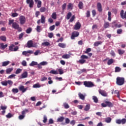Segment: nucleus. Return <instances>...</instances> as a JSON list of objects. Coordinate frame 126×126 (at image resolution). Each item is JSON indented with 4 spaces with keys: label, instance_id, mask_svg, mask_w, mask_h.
I'll list each match as a JSON object with an SVG mask.
<instances>
[{
    "label": "nucleus",
    "instance_id": "nucleus-1",
    "mask_svg": "<svg viewBox=\"0 0 126 126\" xmlns=\"http://www.w3.org/2000/svg\"><path fill=\"white\" fill-rule=\"evenodd\" d=\"M116 84L120 86L124 85L125 84V78L118 77L116 78Z\"/></svg>",
    "mask_w": 126,
    "mask_h": 126
},
{
    "label": "nucleus",
    "instance_id": "nucleus-2",
    "mask_svg": "<svg viewBox=\"0 0 126 126\" xmlns=\"http://www.w3.org/2000/svg\"><path fill=\"white\" fill-rule=\"evenodd\" d=\"M12 27L14 29L18 30V32H21V31H22V28L19 27V25H18V24H17L16 22L13 23V25H12Z\"/></svg>",
    "mask_w": 126,
    "mask_h": 126
},
{
    "label": "nucleus",
    "instance_id": "nucleus-3",
    "mask_svg": "<svg viewBox=\"0 0 126 126\" xmlns=\"http://www.w3.org/2000/svg\"><path fill=\"white\" fill-rule=\"evenodd\" d=\"M84 85L85 87H88V88L94 87V84L91 81H84Z\"/></svg>",
    "mask_w": 126,
    "mask_h": 126
},
{
    "label": "nucleus",
    "instance_id": "nucleus-4",
    "mask_svg": "<svg viewBox=\"0 0 126 126\" xmlns=\"http://www.w3.org/2000/svg\"><path fill=\"white\" fill-rule=\"evenodd\" d=\"M19 21L21 25L25 24L26 22V18L24 16H20L19 17Z\"/></svg>",
    "mask_w": 126,
    "mask_h": 126
},
{
    "label": "nucleus",
    "instance_id": "nucleus-5",
    "mask_svg": "<svg viewBox=\"0 0 126 126\" xmlns=\"http://www.w3.org/2000/svg\"><path fill=\"white\" fill-rule=\"evenodd\" d=\"M34 52L32 50H28V51H23L22 52V55L25 56V57H29L30 55H32Z\"/></svg>",
    "mask_w": 126,
    "mask_h": 126
},
{
    "label": "nucleus",
    "instance_id": "nucleus-6",
    "mask_svg": "<svg viewBox=\"0 0 126 126\" xmlns=\"http://www.w3.org/2000/svg\"><path fill=\"white\" fill-rule=\"evenodd\" d=\"M116 123L118 125H121V124H122V125H125V124H126V119L125 118L122 119V120L117 119L116 121Z\"/></svg>",
    "mask_w": 126,
    "mask_h": 126
},
{
    "label": "nucleus",
    "instance_id": "nucleus-7",
    "mask_svg": "<svg viewBox=\"0 0 126 126\" xmlns=\"http://www.w3.org/2000/svg\"><path fill=\"white\" fill-rule=\"evenodd\" d=\"M26 3L27 4H29V6L30 8H32L33 6H34L33 0H26Z\"/></svg>",
    "mask_w": 126,
    "mask_h": 126
},
{
    "label": "nucleus",
    "instance_id": "nucleus-8",
    "mask_svg": "<svg viewBox=\"0 0 126 126\" xmlns=\"http://www.w3.org/2000/svg\"><path fill=\"white\" fill-rule=\"evenodd\" d=\"M78 36H79V32H78L74 31L72 33L71 39H72V40H74L75 37H78Z\"/></svg>",
    "mask_w": 126,
    "mask_h": 126
},
{
    "label": "nucleus",
    "instance_id": "nucleus-9",
    "mask_svg": "<svg viewBox=\"0 0 126 126\" xmlns=\"http://www.w3.org/2000/svg\"><path fill=\"white\" fill-rule=\"evenodd\" d=\"M98 92L100 95L103 96V97H107L108 96V94L106 93V91L102 90H99Z\"/></svg>",
    "mask_w": 126,
    "mask_h": 126
},
{
    "label": "nucleus",
    "instance_id": "nucleus-10",
    "mask_svg": "<svg viewBox=\"0 0 126 126\" xmlns=\"http://www.w3.org/2000/svg\"><path fill=\"white\" fill-rule=\"evenodd\" d=\"M112 28H121V27H122V25H118L115 22H113L112 23Z\"/></svg>",
    "mask_w": 126,
    "mask_h": 126
},
{
    "label": "nucleus",
    "instance_id": "nucleus-11",
    "mask_svg": "<svg viewBox=\"0 0 126 126\" xmlns=\"http://www.w3.org/2000/svg\"><path fill=\"white\" fill-rule=\"evenodd\" d=\"M81 27V24L79 22H77L74 26V30H79V29Z\"/></svg>",
    "mask_w": 126,
    "mask_h": 126
},
{
    "label": "nucleus",
    "instance_id": "nucleus-12",
    "mask_svg": "<svg viewBox=\"0 0 126 126\" xmlns=\"http://www.w3.org/2000/svg\"><path fill=\"white\" fill-rule=\"evenodd\" d=\"M124 10H122L120 12V16L122 19H126V11L124 14Z\"/></svg>",
    "mask_w": 126,
    "mask_h": 126
},
{
    "label": "nucleus",
    "instance_id": "nucleus-13",
    "mask_svg": "<svg viewBox=\"0 0 126 126\" xmlns=\"http://www.w3.org/2000/svg\"><path fill=\"white\" fill-rule=\"evenodd\" d=\"M35 3H37V7L40 8L42 6V1L40 0H34Z\"/></svg>",
    "mask_w": 126,
    "mask_h": 126
},
{
    "label": "nucleus",
    "instance_id": "nucleus-14",
    "mask_svg": "<svg viewBox=\"0 0 126 126\" xmlns=\"http://www.w3.org/2000/svg\"><path fill=\"white\" fill-rule=\"evenodd\" d=\"M97 8L99 12H102L103 10L102 9V4H101V3L98 2L97 3Z\"/></svg>",
    "mask_w": 126,
    "mask_h": 126
},
{
    "label": "nucleus",
    "instance_id": "nucleus-15",
    "mask_svg": "<svg viewBox=\"0 0 126 126\" xmlns=\"http://www.w3.org/2000/svg\"><path fill=\"white\" fill-rule=\"evenodd\" d=\"M19 89L20 91H22L23 93H24L25 92H26V91H27V89H28V88H25L24 86H21L19 87Z\"/></svg>",
    "mask_w": 126,
    "mask_h": 126
},
{
    "label": "nucleus",
    "instance_id": "nucleus-16",
    "mask_svg": "<svg viewBox=\"0 0 126 126\" xmlns=\"http://www.w3.org/2000/svg\"><path fill=\"white\" fill-rule=\"evenodd\" d=\"M28 48H32V46L33 45V41L32 40H29L27 43Z\"/></svg>",
    "mask_w": 126,
    "mask_h": 126
},
{
    "label": "nucleus",
    "instance_id": "nucleus-17",
    "mask_svg": "<svg viewBox=\"0 0 126 126\" xmlns=\"http://www.w3.org/2000/svg\"><path fill=\"white\" fill-rule=\"evenodd\" d=\"M27 76H28V72L25 71L22 74L21 78H26Z\"/></svg>",
    "mask_w": 126,
    "mask_h": 126
},
{
    "label": "nucleus",
    "instance_id": "nucleus-18",
    "mask_svg": "<svg viewBox=\"0 0 126 126\" xmlns=\"http://www.w3.org/2000/svg\"><path fill=\"white\" fill-rule=\"evenodd\" d=\"M106 104V106L109 107V108H112V107H114V104L110 101H105Z\"/></svg>",
    "mask_w": 126,
    "mask_h": 126
},
{
    "label": "nucleus",
    "instance_id": "nucleus-19",
    "mask_svg": "<svg viewBox=\"0 0 126 126\" xmlns=\"http://www.w3.org/2000/svg\"><path fill=\"white\" fill-rule=\"evenodd\" d=\"M7 44H4L3 43H0V49H1L2 50H4L5 48H7Z\"/></svg>",
    "mask_w": 126,
    "mask_h": 126
},
{
    "label": "nucleus",
    "instance_id": "nucleus-20",
    "mask_svg": "<svg viewBox=\"0 0 126 126\" xmlns=\"http://www.w3.org/2000/svg\"><path fill=\"white\" fill-rule=\"evenodd\" d=\"M103 27L105 29H107V28H109L110 27V23L108 22H105L103 25Z\"/></svg>",
    "mask_w": 126,
    "mask_h": 126
},
{
    "label": "nucleus",
    "instance_id": "nucleus-21",
    "mask_svg": "<svg viewBox=\"0 0 126 126\" xmlns=\"http://www.w3.org/2000/svg\"><path fill=\"white\" fill-rule=\"evenodd\" d=\"M78 96L80 99L81 100H84L85 99V95H83V94H81V93H79Z\"/></svg>",
    "mask_w": 126,
    "mask_h": 126
},
{
    "label": "nucleus",
    "instance_id": "nucleus-22",
    "mask_svg": "<svg viewBox=\"0 0 126 126\" xmlns=\"http://www.w3.org/2000/svg\"><path fill=\"white\" fill-rule=\"evenodd\" d=\"M40 21L41 23H42V24H45V23L46 22V18H45V16H44V15H41Z\"/></svg>",
    "mask_w": 126,
    "mask_h": 126
},
{
    "label": "nucleus",
    "instance_id": "nucleus-23",
    "mask_svg": "<svg viewBox=\"0 0 126 126\" xmlns=\"http://www.w3.org/2000/svg\"><path fill=\"white\" fill-rule=\"evenodd\" d=\"M12 70H13V68H8L6 70V73L7 74H10V73H11V71H12Z\"/></svg>",
    "mask_w": 126,
    "mask_h": 126
},
{
    "label": "nucleus",
    "instance_id": "nucleus-24",
    "mask_svg": "<svg viewBox=\"0 0 126 126\" xmlns=\"http://www.w3.org/2000/svg\"><path fill=\"white\" fill-rule=\"evenodd\" d=\"M105 122L107 123V124H110L111 122H112V118L111 117H107L105 118Z\"/></svg>",
    "mask_w": 126,
    "mask_h": 126
},
{
    "label": "nucleus",
    "instance_id": "nucleus-25",
    "mask_svg": "<svg viewBox=\"0 0 126 126\" xmlns=\"http://www.w3.org/2000/svg\"><path fill=\"white\" fill-rule=\"evenodd\" d=\"M64 120V117L61 116L58 118L57 122L62 123V122H63Z\"/></svg>",
    "mask_w": 126,
    "mask_h": 126
},
{
    "label": "nucleus",
    "instance_id": "nucleus-26",
    "mask_svg": "<svg viewBox=\"0 0 126 126\" xmlns=\"http://www.w3.org/2000/svg\"><path fill=\"white\" fill-rule=\"evenodd\" d=\"M0 40L3 42H6V36L4 35H1L0 36Z\"/></svg>",
    "mask_w": 126,
    "mask_h": 126
},
{
    "label": "nucleus",
    "instance_id": "nucleus-27",
    "mask_svg": "<svg viewBox=\"0 0 126 126\" xmlns=\"http://www.w3.org/2000/svg\"><path fill=\"white\" fill-rule=\"evenodd\" d=\"M102 43H103V42H102L101 41H96L94 43V47H98V46H99V45H101Z\"/></svg>",
    "mask_w": 126,
    "mask_h": 126
},
{
    "label": "nucleus",
    "instance_id": "nucleus-28",
    "mask_svg": "<svg viewBox=\"0 0 126 126\" xmlns=\"http://www.w3.org/2000/svg\"><path fill=\"white\" fill-rule=\"evenodd\" d=\"M83 2H82V1H80L78 4V7L79 9H82V8H83Z\"/></svg>",
    "mask_w": 126,
    "mask_h": 126
},
{
    "label": "nucleus",
    "instance_id": "nucleus-29",
    "mask_svg": "<svg viewBox=\"0 0 126 126\" xmlns=\"http://www.w3.org/2000/svg\"><path fill=\"white\" fill-rule=\"evenodd\" d=\"M9 61H5L2 63V66H6L9 64Z\"/></svg>",
    "mask_w": 126,
    "mask_h": 126
},
{
    "label": "nucleus",
    "instance_id": "nucleus-30",
    "mask_svg": "<svg viewBox=\"0 0 126 126\" xmlns=\"http://www.w3.org/2000/svg\"><path fill=\"white\" fill-rule=\"evenodd\" d=\"M89 110H90V104H87L84 109V111L87 112V111H89Z\"/></svg>",
    "mask_w": 126,
    "mask_h": 126
},
{
    "label": "nucleus",
    "instance_id": "nucleus-31",
    "mask_svg": "<svg viewBox=\"0 0 126 126\" xmlns=\"http://www.w3.org/2000/svg\"><path fill=\"white\" fill-rule=\"evenodd\" d=\"M14 47H15V45L14 44H11L9 47V50L10 51V52H13V49H14Z\"/></svg>",
    "mask_w": 126,
    "mask_h": 126
},
{
    "label": "nucleus",
    "instance_id": "nucleus-32",
    "mask_svg": "<svg viewBox=\"0 0 126 126\" xmlns=\"http://www.w3.org/2000/svg\"><path fill=\"white\" fill-rule=\"evenodd\" d=\"M71 15H72V14L71 13V12H69L67 14V15H66V19L67 20H68V19H70V17H71Z\"/></svg>",
    "mask_w": 126,
    "mask_h": 126
},
{
    "label": "nucleus",
    "instance_id": "nucleus-33",
    "mask_svg": "<svg viewBox=\"0 0 126 126\" xmlns=\"http://www.w3.org/2000/svg\"><path fill=\"white\" fill-rule=\"evenodd\" d=\"M78 63H80L81 64H83V63H86V60L81 59L78 61Z\"/></svg>",
    "mask_w": 126,
    "mask_h": 126
},
{
    "label": "nucleus",
    "instance_id": "nucleus-34",
    "mask_svg": "<svg viewBox=\"0 0 126 126\" xmlns=\"http://www.w3.org/2000/svg\"><path fill=\"white\" fill-rule=\"evenodd\" d=\"M114 63V59H111L108 60L107 62V64L108 65H111V64H112V63Z\"/></svg>",
    "mask_w": 126,
    "mask_h": 126
},
{
    "label": "nucleus",
    "instance_id": "nucleus-35",
    "mask_svg": "<svg viewBox=\"0 0 126 126\" xmlns=\"http://www.w3.org/2000/svg\"><path fill=\"white\" fill-rule=\"evenodd\" d=\"M38 63L36 62L32 61L31 63H30V66H34V65H37Z\"/></svg>",
    "mask_w": 126,
    "mask_h": 126
},
{
    "label": "nucleus",
    "instance_id": "nucleus-36",
    "mask_svg": "<svg viewBox=\"0 0 126 126\" xmlns=\"http://www.w3.org/2000/svg\"><path fill=\"white\" fill-rule=\"evenodd\" d=\"M122 70V68L119 66L115 67V72H120Z\"/></svg>",
    "mask_w": 126,
    "mask_h": 126
},
{
    "label": "nucleus",
    "instance_id": "nucleus-37",
    "mask_svg": "<svg viewBox=\"0 0 126 126\" xmlns=\"http://www.w3.org/2000/svg\"><path fill=\"white\" fill-rule=\"evenodd\" d=\"M63 59H69L70 56L69 54H64L62 56Z\"/></svg>",
    "mask_w": 126,
    "mask_h": 126
},
{
    "label": "nucleus",
    "instance_id": "nucleus-38",
    "mask_svg": "<svg viewBox=\"0 0 126 126\" xmlns=\"http://www.w3.org/2000/svg\"><path fill=\"white\" fill-rule=\"evenodd\" d=\"M72 7H73V4L71 3H69L67 5L68 9H72Z\"/></svg>",
    "mask_w": 126,
    "mask_h": 126
},
{
    "label": "nucleus",
    "instance_id": "nucleus-39",
    "mask_svg": "<svg viewBox=\"0 0 126 126\" xmlns=\"http://www.w3.org/2000/svg\"><path fill=\"white\" fill-rule=\"evenodd\" d=\"M36 31L38 32H41V31H42V27L40 26H37L36 27Z\"/></svg>",
    "mask_w": 126,
    "mask_h": 126
},
{
    "label": "nucleus",
    "instance_id": "nucleus-40",
    "mask_svg": "<svg viewBox=\"0 0 126 126\" xmlns=\"http://www.w3.org/2000/svg\"><path fill=\"white\" fill-rule=\"evenodd\" d=\"M75 20V16L72 15L71 18L69 19V22H73Z\"/></svg>",
    "mask_w": 126,
    "mask_h": 126
},
{
    "label": "nucleus",
    "instance_id": "nucleus-41",
    "mask_svg": "<svg viewBox=\"0 0 126 126\" xmlns=\"http://www.w3.org/2000/svg\"><path fill=\"white\" fill-rule=\"evenodd\" d=\"M51 17L53 19H57V13L56 12L53 13Z\"/></svg>",
    "mask_w": 126,
    "mask_h": 126
},
{
    "label": "nucleus",
    "instance_id": "nucleus-42",
    "mask_svg": "<svg viewBox=\"0 0 126 126\" xmlns=\"http://www.w3.org/2000/svg\"><path fill=\"white\" fill-rule=\"evenodd\" d=\"M93 100H94V103H97L98 102V98H97V96H93Z\"/></svg>",
    "mask_w": 126,
    "mask_h": 126
},
{
    "label": "nucleus",
    "instance_id": "nucleus-43",
    "mask_svg": "<svg viewBox=\"0 0 126 126\" xmlns=\"http://www.w3.org/2000/svg\"><path fill=\"white\" fill-rule=\"evenodd\" d=\"M58 46L60 48H65V45L64 44V43H59L58 44Z\"/></svg>",
    "mask_w": 126,
    "mask_h": 126
},
{
    "label": "nucleus",
    "instance_id": "nucleus-44",
    "mask_svg": "<svg viewBox=\"0 0 126 126\" xmlns=\"http://www.w3.org/2000/svg\"><path fill=\"white\" fill-rule=\"evenodd\" d=\"M108 20L109 21H111V20H112V19H111V15H112V13H111L110 11H109V12H108Z\"/></svg>",
    "mask_w": 126,
    "mask_h": 126
},
{
    "label": "nucleus",
    "instance_id": "nucleus-45",
    "mask_svg": "<svg viewBox=\"0 0 126 126\" xmlns=\"http://www.w3.org/2000/svg\"><path fill=\"white\" fill-rule=\"evenodd\" d=\"M33 88H40L41 87V85L39 84V83L35 84L33 85Z\"/></svg>",
    "mask_w": 126,
    "mask_h": 126
},
{
    "label": "nucleus",
    "instance_id": "nucleus-46",
    "mask_svg": "<svg viewBox=\"0 0 126 126\" xmlns=\"http://www.w3.org/2000/svg\"><path fill=\"white\" fill-rule=\"evenodd\" d=\"M63 106L65 109H68V108H69V105H68V104L66 102L63 103Z\"/></svg>",
    "mask_w": 126,
    "mask_h": 126
},
{
    "label": "nucleus",
    "instance_id": "nucleus-47",
    "mask_svg": "<svg viewBox=\"0 0 126 126\" xmlns=\"http://www.w3.org/2000/svg\"><path fill=\"white\" fill-rule=\"evenodd\" d=\"M32 32V28H29L28 29H27L26 30V33L27 34H30Z\"/></svg>",
    "mask_w": 126,
    "mask_h": 126
},
{
    "label": "nucleus",
    "instance_id": "nucleus-48",
    "mask_svg": "<svg viewBox=\"0 0 126 126\" xmlns=\"http://www.w3.org/2000/svg\"><path fill=\"white\" fill-rule=\"evenodd\" d=\"M47 10V8L45 7H42L40 8V12H45Z\"/></svg>",
    "mask_w": 126,
    "mask_h": 126
},
{
    "label": "nucleus",
    "instance_id": "nucleus-49",
    "mask_svg": "<svg viewBox=\"0 0 126 126\" xmlns=\"http://www.w3.org/2000/svg\"><path fill=\"white\" fill-rule=\"evenodd\" d=\"M29 112V110L28 109H25L22 112V115L23 116H25V114L26 113H28Z\"/></svg>",
    "mask_w": 126,
    "mask_h": 126
},
{
    "label": "nucleus",
    "instance_id": "nucleus-50",
    "mask_svg": "<svg viewBox=\"0 0 126 126\" xmlns=\"http://www.w3.org/2000/svg\"><path fill=\"white\" fill-rule=\"evenodd\" d=\"M42 46H45V47H47L48 46H50V43L49 42H44L42 43Z\"/></svg>",
    "mask_w": 126,
    "mask_h": 126
},
{
    "label": "nucleus",
    "instance_id": "nucleus-51",
    "mask_svg": "<svg viewBox=\"0 0 126 126\" xmlns=\"http://www.w3.org/2000/svg\"><path fill=\"white\" fill-rule=\"evenodd\" d=\"M50 73H52V74H59V72H58V71L54 70H51Z\"/></svg>",
    "mask_w": 126,
    "mask_h": 126
},
{
    "label": "nucleus",
    "instance_id": "nucleus-52",
    "mask_svg": "<svg viewBox=\"0 0 126 126\" xmlns=\"http://www.w3.org/2000/svg\"><path fill=\"white\" fill-rule=\"evenodd\" d=\"M80 58L82 60H87L88 59V56H86V55H82L80 57Z\"/></svg>",
    "mask_w": 126,
    "mask_h": 126
},
{
    "label": "nucleus",
    "instance_id": "nucleus-53",
    "mask_svg": "<svg viewBox=\"0 0 126 126\" xmlns=\"http://www.w3.org/2000/svg\"><path fill=\"white\" fill-rule=\"evenodd\" d=\"M12 92L13 93H18V92H19L18 89H17V88H16V89L13 88V89H12Z\"/></svg>",
    "mask_w": 126,
    "mask_h": 126
},
{
    "label": "nucleus",
    "instance_id": "nucleus-54",
    "mask_svg": "<svg viewBox=\"0 0 126 126\" xmlns=\"http://www.w3.org/2000/svg\"><path fill=\"white\" fill-rule=\"evenodd\" d=\"M1 84L3 86H7V81H4L1 82Z\"/></svg>",
    "mask_w": 126,
    "mask_h": 126
},
{
    "label": "nucleus",
    "instance_id": "nucleus-55",
    "mask_svg": "<svg viewBox=\"0 0 126 126\" xmlns=\"http://www.w3.org/2000/svg\"><path fill=\"white\" fill-rule=\"evenodd\" d=\"M16 76V75L14 74H12L8 76V79H11V78H13V77H15Z\"/></svg>",
    "mask_w": 126,
    "mask_h": 126
},
{
    "label": "nucleus",
    "instance_id": "nucleus-56",
    "mask_svg": "<svg viewBox=\"0 0 126 126\" xmlns=\"http://www.w3.org/2000/svg\"><path fill=\"white\" fill-rule=\"evenodd\" d=\"M118 53L120 55H123V54H125V50H123L122 49H119L118 50Z\"/></svg>",
    "mask_w": 126,
    "mask_h": 126
},
{
    "label": "nucleus",
    "instance_id": "nucleus-57",
    "mask_svg": "<svg viewBox=\"0 0 126 126\" xmlns=\"http://www.w3.org/2000/svg\"><path fill=\"white\" fill-rule=\"evenodd\" d=\"M21 71H22V69H21L20 68H18L15 72V74H19V73H20V72H21Z\"/></svg>",
    "mask_w": 126,
    "mask_h": 126
},
{
    "label": "nucleus",
    "instance_id": "nucleus-58",
    "mask_svg": "<svg viewBox=\"0 0 126 126\" xmlns=\"http://www.w3.org/2000/svg\"><path fill=\"white\" fill-rule=\"evenodd\" d=\"M58 71L59 72V74L60 75L63 74V69H61V68L58 69Z\"/></svg>",
    "mask_w": 126,
    "mask_h": 126
},
{
    "label": "nucleus",
    "instance_id": "nucleus-59",
    "mask_svg": "<svg viewBox=\"0 0 126 126\" xmlns=\"http://www.w3.org/2000/svg\"><path fill=\"white\" fill-rule=\"evenodd\" d=\"M47 121H48V119H47V116L44 115L43 117V122L44 123V124H46V123H47Z\"/></svg>",
    "mask_w": 126,
    "mask_h": 126
},
{
    "label": "nucleus",
    "instance_id": "nucleus-60",
    "mask_svg": "<svg viewBox=\"0 0 126 126\" xmlns=\"http://www.w3.org/2000/svg\"><path fill=\"white\" fill-rule=\"evenodd\" d=\"M55 25H52L50 27L49 30H50V31H54V30H55Z\"/></svg>",
    "mask_w": 126,
    "mask_h": 126
},
{
    "label": "nucleus",
    "instance_id": "nucleus-61",
    "mask_svg": "<svg viewBox=\"0 0 126 126\" xmlns=\"http://www.w3.org/2000/svg\"><path fill=\"white\" fill-rule=\"evenodd\" d=\"M13 23H14V20H9V23H8V24L9 25H11V24L12 25H13Z\"/></svg>",
    "mask_w": 126,
    "mask_h": 126
},
{
    "label": "nucleus",
    "instance_id": "nucleus-62",
    "mask_svg": "<svg viewBox=\"0 0 126 126\" xmlns=\"http://www.w3.org/2000/svg\"><path fill=\"white\" fill-rule=\"evenodd\" d=\"M11 16L12 17H17V16H18V14L17 13H13Z\"/></svg>",
    "mask_w": 126,
    "mask_h": 126
},
{
    "label": "nucleus",
    "instance_id": "nucleus-63",
    "mask_svg": "<svg viewBox=\"0 0 126 126\" xmlns=\"http://www.w3.org/2000/svg\"><path fill=\"white\" fill-rule=\"evenodd\" d=\"M25 118V115H23V114L19 116V120H23Z\"/></svg>",
    "mask_w": 126,
    "mask_h": 126
},
{
    "label": "nucleus",
    "instance_id": "nucleus-64",
    "mask_svg": "<svg viewBox=\"0 0 126 126\" xmlns=\"http://www.w3.org/2000/svg\"><path fill=\"white\" fill-rule=\"evenodd\" d=\"M91 51V48H89L86 49V51H84L85 54H88Z\"/></svg>",
    "mask_w": 126,
    "mask_h": 126
}]
</instances>
